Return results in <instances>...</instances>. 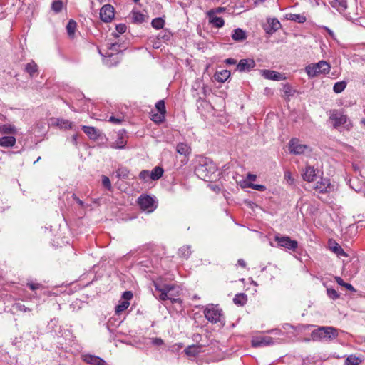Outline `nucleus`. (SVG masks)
<instances>
[{
  "label": "nucleus",
  "instance_id": "1",
  "mask_svg": "<svg viewBox=\"0 0 365 365\" xmlns=\"http://www.w3.org/2000/svg\"><path fill=\"white\" fill-rule=\"evenodd\" d=\"M197 163L195 168L196 175L205 181L210 180L211 175L217 170L215 164L211 159L204 156L198 157Z\"/></svg>",
  "mask_w": 365,
  "mask_h": 365
},
{
  "label": "nucleus",
  "instance_id": "2",
  "mask_svg": "<svg viewBox=\"0 0 365 365\" xmlns=\"http://www.w3.org/2000/svg\"><path fill=\"white\" fill-rule=\"evenodd\" d=\"M118 43H113L107 46V50L103 53L99 49V53L103 56V63L108 67L116 66L120 61L121 49Z\"/></svg>",
  "mask_w": 365,
  "mask_h": 365
},
{
  "label": "nucleus",
  "instance_id": "3",
  "mask_svg": "<svg viewBox=\"0 0 365 365\" xmlns=\"http://www.w3.org/2000/svg\"><path fill=\"white\" fill-rule=\"evenodd\" d=\"M338 330L333 327H320L313 330L311 337L314 341H332L337 338Z\"/></svg>",
  "mask_w": 365,
  "mask_h": 365
},
{
  "label": "nucleus",
  "instance_id": "4",
  "mask_svg": "<svg viewBox=\"0 0 365 365\" xmlns=\"http://www.w3.org/2000/svg\"><path fill=\"white\" fill-rule=\"evenodd\" d=\"M329 120L334 123L333 125L334 128L338 129L341 126H344L346 130H349L352 128V123L347 115L336 110L331 111Z\"/></svg>",
  "mask_w": 365,
  "mask_h": 365
},
{
  "label": "nucleus",
  "instance_id": "5",
  "mask_svg": "<svg viewBox=\"0 0 365 365\" xmlns=\"http://www.w3.org/2000/svg\"><path fill=\"white\" fill-rule=\"evenodd\" d=\"M329 71L330 65L325 61H320L305 67V71L309 78H314L319 74H327Z\"/></svg>",
  "mask_w": 365,
  "mask_h": 365
},
{
  "label": "nucleus",
  "instance_id": "6",
  "mask_svg": "<svg viewBox=\"0 0 365 365\" xmlns=\"http://www.w3.org/2000/svg\"><path fill=\"white\" fill-rule=\"evenodd\" d=\"M204 315L207 321L212 324L221 322L223 317L222 309L218 305L208 304L204 309Z\"/></svg>",
  "mask_w": 365,
  "mask_h": 365
},
{
  "label": "nucleus",
  "instance_id": "7",
  "mask_svg": "<svg viewBox=\"0 0 365 365\" xmlns=\"http://www.w3.org/2000/svg\"><path fill=\"white\" fill-rule=\"evenodd\" d=\"M274 241L277 242V246L284 247L287 250L295 251L298 247V242L295 240H292L289 236L282 235L279 233L274 235Z\"/></svg>",
  "mask_w": 365,
  "mask_h": 365
},
{
  "label": "nucleus",
  "instance_id": "8",
  "mask_svg": "<svg viewBox=\"0 0 365 365\" xmlns=\"http://www.w3.org/2000/svg\"><path fill=\"white\" fill-rule=\"evenodd\" d=\"M138 204L141 210L148 213L153 212L157 207L154 199L149 195H141L138 198Z\"/></svg>",
  "mask_w": 365,
  "mask_h": 365
},
{
  "label": "nucleus",
  "instance_id": "9",
  "mask_svg": "<svg viewBox=\"0 0 365 365\" xmlns=\"http://www.w3.org/2000/svg\"><path fill=\"white\" fill-rule=\"evenodd\" d=\"M289 150L291 153L294 155H300L305 153L307 151H311L308 145L300 143L299 140L297 138H292L289 141Z\"/></svg>",
  "mask_w": 365,
  "mask_h": 365
},
{
  "label": "nucleus",
  "instance_id": "10",
  "mask_svg": "<svg viewBox=\"0 0 365 365\" xmlns=\"http://www.w3.org/2000/svg\"><path fill=\"white\" fill-rule=\"evenodd\" d=\"M276 340L268 336H257L252 339L251 343L253 347H260L273 345Z\"/></svg>",
  "mask_w": 365,
  "mask_h": 365
},
{
  "label": "nucleus",
  "instance_id": "11",
  "mask_svg": "<svg viewBox=\"0 0 365 365\" xmlns=\"http://www.w3.org/2000/svg\"><path fill=\"white\" fill-rule=\"evenodd\" d=\"M115 9L110 4H106L100 10L101 19L104 22H110L114 18Z\"/></svg>",
  "mask_w": 365,
  "mask_h": 365
},
{
  "label": "nucleus",
  "instance_id": "12",
  "mask_svg": "<svg viewBox=\"0 0 365 365\" xmlns=\"http://www.w3.org/2000/svg\"><path fill=\"white\" fill-rule=\"evenodd\" d=\"M281 24L276 18L267 19V24L264 26V29L267 34L272 35L279 30Z\"/></svg>",
  "mask_w": 365,
  "mask_h": 365
},
{
  "label": "nucleus",
  "instance_id": "13",
  "mask_svg": "<svg viewBox=\"0 0 365 365\" xmlns=\"http://www.w3.org/2000/svg\"><path fill=\"white\" fill-rule=\"evenodd\" d=\"M318 173V169H315L311 165H307L302 175L304 180L307 182H313L316 180Z\"/></svg>",
  "mask_w": 365,
  "mask_h": 365
},
{
  "label": "nucleus",
  "instance_id": "14",
  "mask_svg": "<svg viewBox=\"0 0 365 365\" xmlns=\"http://www.w3.org/2000/svg\"><path fill=\"white\" fill-rule=\"evenodd\" d=\"M255 65V61L252 58L241 59L237 66V69L240 72L250 71Z\"/></svg>",
  "mask_w": 365,
  "mask_h": 365
},
{
  "label": "nucleus",
  "instance_id": "15",
  "mask_svg": "<svg viewBox=\"0 0 365 365\" xmlns=\"http://www.w3.org/2000/svg\"><path fill=\"white\" fill-rule=\"evenodd\" d=\"M216 11L214 9L207 11V15L209 18V23L216 28H221L225 24V21L222 17L215 16Z\"/></svg>",
  "mask_w": 365,
  "mask_h": 365
},
{
  "label": "nucleus",
  "instance_id": "16",
  "mask_svg": "<svg viewBox=\"0 0 365 365\" xmlns=\"http://www.w3.org/2000/svg\"><path fill=\"white\" fill-rule=\"evenodd\" d=\"M83 360L91 365H106V364L103 359L91 354L83 355Z\"/></svg>",
  "mask_w": 365,
  "mask_h": 365
},
{
  "label": "nucleus",
  "instance_id": "17",
  "mask_svg": "<svg viewBox=\"0 0 365 365\" xmlns=\"http://www.w3.org/2000/svg\"><path fill=\"white\" fill-rule=\"evenodd\" d=\"M262 75L266 79L274 81H282L284 79L282 74L275 71L272 70H262Z\"/></svg>",
  "mask_w": 365,
  "mask_h": 365
},
{
  "label": "nucleus",
  "instance_id": "18",
  "mask_svg": "<svg viewBox=\"0 0 365 365\" xmlns=\"http://www.w3.org/2000/svg\"><path fill=\"white\" fill-rule=\"evenodd\" d=\"M125 130H120L118 134V140L110 145L114 149H123L125 148L126 140L124 139Z\"/></svg>",
  "mask_w": 365,
  "mask_h": 365
},
{
  "label": "nucleus",
  "instance_id": "19",
  "mask_svg": "<svg viewBox=\"0 0 365 365\" xmlns=\"http://www.w3.org/2000/svg\"><path fill=\"white\" fill-rule=\"evenodd\" d=\"M154 286L155 289L160 292L159 296L160 300L165 301L168 299L170 300L172 303H175L179 301V299L175 298V294L168 295V293L165 292V290H162L161 287L159 284H155Z\"/></svg>",
  "mask_w": 365,
  "mask_h": 365
},
{
  "label": "nucleus",
  "instance_id": "20",
  "mask_svg": "<svg viewBox=\"0 0 365 365\" xmlns=\"http://www.w3.org/2000/svg\"><path fill=\"white\" fill-rule=\"evenodd\" d=\"M81 129L90 139L96 140L99 137V131L94 127L83 125Z\"/></svg>",
  "mask_w": 365,
  "mask_h": 365
},
{
  "label": "nucleus",
  "instance_id": "21",
  "mask_svg": "<svg viewBox=\"0 0 365 365\" xmlns=\"http://www.w3.org/2000/svg\"><path fill=\"white\" fill-rule=\"evenodd\" d=\"M53 124L63 130L73 129V126L72 122L63 118L54 119Z\"/></svg>",
  "mask_w": 365,
  "mask_h": 365
},
{
  "label": "nucleus",
  "instance_id": "22",
  "mask_svg": "<svg viewBox=\"0 0 365 365\" xmlns=\"http://www.w3.org/2000/svg\"><path fill=\"white\" fill-rule=\"evenodd\" d=\"M329 3L339 12H344L347 8L346 0H330Z\"/></svg>",
  "mask_w": 365,
  "mask_h": 365
},
{
  "label": "nucleus",
  "instance_id": "23",
  "mask_svg": "<svg viewBox=\"0 0 365 365\" xmlns=\"http://www.w3.org/2000/svg\"><path fill=\"white\" fill-rule=\"evenodd\" d=\"M176 151L180 155L187 156L191 153V148L187 143H179L176 145Z\"/></svg>",
  "mask_w": 365,
  "mask_h": 365
},
{
  "label": "nucleus",
  "instance_id": "24",
  "mask_svg": "<svg viewBox=\"0 0 365 365\" xmlns=\"http://www.w3.org/2000/svg\"><path fill=\"white\" fill-rule=\"evenodd\" d=\"M331 185L330 181L327 178L322 179L317 182L315 186V189L318 190L320 192H327Z\"/></svg>",
  "mask_w": 365,
  "mask_h": 365
},
{
  "label": "nucleus",
  "instance_id": "25",
  "mask_svg": "<svg viewBox=\"0 0 365 365\" xmlns=\"http://www.w3.org/2000/svg\"><path fill=\"white\" fill-rule=\"evenodd\" d=\"M16 141V138L14 136H4L0 138V146L11 148L15 145Z\"/></svg>",
  "mask_w": 365,
  "mask_h": 365
},
{
  "label": "nucleus",
  "instance_id": "26",
  "mask_svg": "<svg viewBox=\"0 0 365 365\" xmlns=\"http://www.w3.org/2000/svg\"><path fill=\"white\" fill-rule=\"evenodd\" d=\"M25 71L29 74V76L33 78L38 74V66L37 64L31 61V62L28 63L25 66Z\"/></svg>",
  "mask_w": 365,
  "mask_h": 365
},
{
  "label": "nucleus",
  "instance_id": "27",
  "mask_svg": "<svg viewBox=\"0 0 365 365\" xmlns=\"http://www.w3.org/2000/svg\"><path fill=\"white\" fill-rule=\"evenodd\" d=\"M329 248L330 250L338 256H344L347 257V254L342 249L341 245H339L336 242H329Z\"/></svg>",
  "mask_w": 365,
  "mask_h": 365
},
{
  "label": "nucleus",
  "instance_id": "28",
  "mask_svg": "<svg viewBox=\"0 0 365 365\" xmlns=\"http://www.w3.org/2000/svg\"><path fill=\"white\" fill-rule=\"evenodd\" d=\"M232 38L236 41H242L247 38V35L244 30L238 28L233 30Z\"/></svg>",
  "mask_w": 365,
  "mask_h": 365
},
{
  "label": "nucleus",
  "instance_id": "29",
  "mask_svg": "<svg viewBox=\"0 0 365 365\" xmlns=\"http://www.w3.org/2000/svg\"><path fill=\"white\" fill-rule=\"evenodd\" d=\"M202 346L200 345H190L185 349V353L188 356H195L201 351Z\"/></svg>",
  "mask_w": 365,
  "mask_h": 365
},
{
  "label": "nucleus",
  "instance_id": "30",
  "mask_svg": "<svg viewBox=\"0 0 365 365\" xmlns=\"http://www.w3.org/2000/svg\"><path fill=\"white\" fill-rule=\"evenodd\" d=\"M230 76V71L228 70H222L217 71L215 74V78L217 81L220 83L225 82Z\"/></svg>",
  "mask_w": 365,
  "mask_h": 365
},
{
  "label": "nucleus",
  "instance_id": "31",
  "mask_svg": "<svg viewBox=\"0 0 365 365\" xmlns=\"http://www.w3.org/2000/svg\"><path fill=\"white\" fill-rule=\"evenodd\" d=\"M0 133L2 134H15L16 128L11 124H4L0 126Z\"/></svg>",
  "mask_w": 365,
  "mask_h": 365
},
{
  "label": "nucleus",
  "instance_id": "32",
  "mask_svg": "<svg viewBox=\"0 0 365 365\" xmlns=\"http://www.w3.org/2000/svg\"><path fill=\"white\" fill-rule=\"evenodd\" d=\"M150 173V176L151 177V180H157L163 176L164 170L161 167L156 166Z\"/></svg>",
  "mask_w": 365,
  "mask_h": 365
},
{
  "label": "nucleus",
  "instance_id": "33",
  "mask_svg": "<svg viewBox=\"0 0 365 365\" xmlns=\"http://www.w3.org/2000/svg\"><path fill=\"white\" fill-rule=\"evenodd\" d=\"M191 253V247L190 245H184L178 250V255L186 259H188Z\"/></svg>",
  "mask_w": 365,
  "mask_h": 365
},
{
  "label": "nucleus",
  "instance_id": "34",
  "mask_svg": "<svg viewBox=\"0 0 365 365\" xmlns=\"http://www.w3.org/2000/svg\"><path fill=\"white\" fill-rule=\"evenodd\" d=\"M247 301V295L243 293L236 294L233 299L234 303L240 306H243L244 304H245Z\"/></svg>",
  "mask_w": 365,
  "mask_h": 365
},
{
  "label": "nucleus",
  "instance_id": "35",
  "mask_svg": "<svg viewBox=\"0 0 365 365\" xmlns=\"http://www.w3.org/2000/svg\"><path fill=\"white\" fill-rule=\"evenodd\" d=\"M287 19L298 23H304L306 21V17L302 14H287Z\"/></svg>",
  "mask_w": 365,
  "mask_h": 365
},
{
  "label": "nucleus",
  "instance_id": "36",
  "mask_svg": "<svg viewBox=\"0 0 365 365\" xmlns=\"http://www.w3.org/2000/svg\"><path fill=\"white\" fill-rule=\"evenodd\" d=\"M76 28V22L73 19H70L66 25V31L69 37L73 38L74 36Z\"/></svg>",
  "mask_w": 365,
  "mask_h": 365
},
{
  "label": "nucleus",
  "instance_id": "37",
  "mask_svg": "<svg viewBox=\"0 0 365 365\" xmlns=\"http://www.w3.org/2000/svg\"><path fill=\"white\" fill-rule=\"evenodd\" d=\"M362 360L355 355H349L345 360V365H359Z\"/></svg>",
  "mask_w": 365,
  "mask_h": 365
},
{
  "label": "nucleus",
  "instance_id": "38",
  "mask_svg": "<svg viewBox=\"0 0 365 365\" xmlns=\"http://www.w3.org/2000/svg\"><path fill=\"white\" fill-rule=\"evenodd\" d=\"M145 16L140 11H132V19L134 23L141 24L145 21Z\"/></svg>",
  "mask_w": 365,
  "mask_h": 365
},
{
  "label": "nucleus",
  "instance_id": "39",
  "mask_svg": "<svg viewBox=\"0 0 365 365\" xmlns=\"http://www.w3.org/2000/svg\"><path fill=\"white\" fill-rule=\"evenodd\" d=\"M202 86V83L200 81H196L192 86V96L194 97H197V100H202V97L200 96V93H195V91H197L198 89L201 90Z\"/></svg>",
  "mask_w": 365,
  "mask_h": 365
},
{
  "label": "nucleus",
  "instance_id": "40",
  "mask_svg": "<svg viewBox=\"0 0 365 365\" xmlns=\"http://www.w3.org/2000/svg\"><path fill=\"white\" fill-rule=\"evenodd\" d=\"M165 114L160 112L152 113L150 119L156 123H161L165 119Z\"/></svg>",
  "mask_w": 365,
  "mask_h": 365
},
{
  "label": "nucleus",
  "instance_id": "41",
  "mask_svg": "<svg viewBox=\"0 0 365 365\" xmlns=\"http://www.w3.org/2000/svg\"><path fill=\"white\" fill-rule=\"evenodd\" d=\"M151 25L155 29H163L165 25V20L161 17L155 18L153 19Z\"/></svg>",
  "mask_w": 365,
  "mask_h": 365
},
{
  "label": "nucleus",
  "instance_id": "42",
  "mask_svg": "<svg viewBox=\"0 0 365 365\" xmlns=\"http://www.w3.org/2000/svg\"><path fill=\"white\" fill-rule=\"evenodd\" d=\"M346 83L345 81H339V82H336L334 85L333 91L336 93H340L341 92H342L346 88Z\"/></svg>",
  "mask_w": 365,
  "mask_h": 365
},
{
  "label": "nucleus",
  "instance_id": "43",
  "mask_svg": "<svg viewBox=\"0 0 365 365\" xmlns=\"http://www.w3.org/2000/svg\"><path fill=\"white\" fill-rule=\"evenodd\" d=\"M63 4L62 0H55L51 4V9L55 13H59L62 11Z\"/></svg>",
  "mask_w": 365,
  "mask_h": 365
},
{
  "label": "nucleus",
  "instance_id": "44",
  "mask_svg": "<svg viewBox=\"0 0 365 365\" xmlns=\"http://www.w3.org/2000/svg\"><path fill=\"white\" fill-rule=\"evenodd\" d=\"M130 303L127 301H122L120 302L118 305L115 307V313L119 314L123 311H125L129 307Z\"/></svg>",
  "mask_w": 365,
  "mask_h": 365
},
{
  "label": "nucleus",
  "instance_id": "45",
  "mask_svg": "<svg viewBox=\"0 0 365 365\" xmlns=\"http://www.w3.org/2000/svg\"><path fill=\"white\" fill-rule=\"evenodd\" d=\"M117 176L119 178L126 179L128 178L129 171L126 168H119L117 171Z\"/></svg>",
  "mask_w": 365,
  "mask_h": 365
},
{
  "label": "nucleus",
  "instance_id": "46",
  "mask_svg": "<svg viewBox=\"0 0 365 365\" xmlns=\"http://www.w3.org/2000/svg\"><path fill=\"white\" fill-rule=\"evenodd\" d=\"M327 294L328 297L331 299L335 300V299H337L338 298H339V294L338 293V292L336 290H335L333 288H327Z\"/></svg>",
  "mask_w": 365,
  "mask_h": 365
},
{
  "label": "nucleus",
  "instance_id": "47",
  "mask_svg": "<svg viewBox=\"0 0 365 365\" xmlns=\"http://www.w3.org/2000/svg\"><path fill=\"white\" fill-rule=\"evenodd\" d=\"M150 173L148 170H143L139 174V178L144 182H148L151 180V177L150 176Z\"/></svg>",
  "mask_w": 365,
  "mask_h": 365
},
{
  "label": "nucleus",
  "instance_id": "48",
  "mask_svg": "<svg viewBox=\"0 0 365 365\" xmlns=\"http://www.w3.org/2000/svg\"><path fill=\"white\" fill-rule=\"evenodd\" d=\"M155 108L158 112L165 114L166 110H165V102L163 100L158 101L155 104Z\"/></svg>",
  "mask_w": 365,
  "mask_h": 365
},
{
  "label": "nucleus",
  "instance_id": "49",
  "mask_svg": "<svg viewBox=\"0 0 365 365\" xmlns=\"http://www.w3.org/2000/svg\"><path fill=\"white\" fill-rule=\"evenodd\" d=\"M247 186L248 187H250L252 189H254V190H256L258 191H261V192L266 190V187L263 185H257V184H254V183L250 182L247 185Z\"/></svg>",
  "mask_w": 365,
  "mask_h": 365
},
{
  "label": "nucleus",
  "instance_id": "50",
  "mask_svg": "<svg viewBox=\"0 0 365 365\" xmlns=\"http://www.w3.org/2000/svg\"><path fill=\"white\" fill-rule=\"evenodd\" d=\"M102 185H103V187H105L108 190H111L112 186H111L110 180L108 177H107L106 175L102 176Z\"/></svg>",
  "mask_w": 365,
  "mask_h": 365
},
{
  "label": "nucleus",
  "instance_id": "51",
  "mask_svg": "<svg viewBox=\"0 0 365 365\" xmlns=\"http://www.w3.org/2000/svg\"><path fill=\"white\" fill-rule=\"evenodd\" d=\"M14 307L15 309L19 312H31V309L26 307L24 304L21 303H16Z\"/></svg>",
  "mask_w": 365,
  "mask_h": 365
},
{
  "label": "nucleus",
  "instance_id": "52",
  "mask_svg": "<svg viewBox=\"0 0 365 365\" xmlns=\"http://www.w3.org/2000/svg\"><path fill=\"white\" fill-rule=\"evenodd\" d=\"M115 29L118 32V34L115 36H118L119 34H122L126 31L127 26L124 24H120L116 26Z\"/></svg>",
  "mask_w": 365,
  "mask_h": 365
},
{
  "label": "nucleus",
  "instance_id": "53",
  "mask_svg": "<svg viewBox=\"0 0 365 365\" xmlns=\"http://www.w3.org/2000/svg\"><path fill=\"white\" fill-rule=\"evenodd\" d=\"M123 120V117H115V116H110L109 118L108 121L113 123V124H120Z\"/></svg>",
  "mask_w": 365,
  "mask_h": 365
},
{
  "label": "nucleus",
  "instance_id": "54",
  "mask_svg": "<svg viewBox=\"0 0 365 365\" xmlns=\"http://www.w3.org/2000/svg\"><path fill=\"white\" fill-rule=\"evenodd\" d=\"M133 293L130 291H125L123 293L122 298L124 299L123 301L128 302L133 298Z\"/></svg>",
  "mask_w": 365,
  "mask_h": 365
},
{
  "label": "nucleus",
  "instance_id": "55",
  "mask_svg": "<svg viewBox=\"0 0 365 365\" xmlns=\"http://www.w3.org/2000/svg\"><path fill=\"white\" fill-rule=\"evenodd\" d=\"M162 290H165L167 293H170V292H173L175 290V286L173 284H165L163 287H161Z\"/></svg>",
  "mask_w": 365,
  "mask_h": 365
},
{
  "label": "nucleus",
  "instance_id": "56",
  "mask_svg": "<svg viewBox=\"0 0 365 365\" xmlns=\"http://www.w3.org/2000/svg\"><path fill=\"white\" fill-rule=\"evenodd\" d=\"M152 344L155 346H161L162 344H163V341L161 338H153Z\"/></svg>",
  "mask_w": 365,
  "mask_h": 365
},
{
  "label": "nucleus",
  "instance_id": "57",
  "mask_svg": "<svg viewBox=\"0 0 365 365\" xmlns=\"http://www.w3.org/2000/svg\"><path fill=\"white\" fill-rule=\"evenodd\" d=\"M27 286L31 289V290H36L41 286V284H35L32 282H29L27 284Z\"/></svg>",
  "mask_w": 365,
  "mask_h": 365
},
{
  "label": "nucleus",
  "instance_id": "58",
  "mask_svg": "<svg viewBox=\"0 0 365 365\" xmlns=\"http://www.w3.org/2000/svg\"><path fill=\"white\" fill-rule=\"evenodd\" d=\"M208 92H209V89L207 88V87L206 86H205L203 84L201 88L200 92H199L200 95L202 94L204 96H206Z\"/></svg>",
  "mask_w": 365,
  "mask_h": 365
},
{
  "label": "nucleus",
  "instance_id": "59",
  "mask_svg": "<svg viewBox=\"0 0 365 365\" xmlns=\"http://www.w3.org/2000/svg\"><path fill=\"white\" fill-rule=\"evenodd\" d=\"M284 92L287 95H292V88L289 85H285L284 86Z\"/></svg>",
  "mask_w": 365,
  "mask_h": 365
},
{
  "label": "nucleus",
  "instance_id": "60",
  "mask_svg": "<svg viewBox=\"0 0 365 365\" xmlns=\"http://www.w3.org/2000/svg\"><path fill=\"white\" fill-rule=\"evenodd\" d=\"M335 280L339 285L342 287L345 285L346 282H344V280L340 277H335Z\"/></svg>",
  "mask_w": 365,
  "mask_h": 365
},
{
  "label": "nucleus",
  "instance_id": "61",
  "mask_svg": "<svg viewBox=\"0 0 365 365\" xmlns=\"http://www.w3.org/2000/svg\"><path fill=\"white\" fill-rule=\"evenodd\" d=\"M344 287H346L348 290L352 292H356V289L355 288L349 283H345V285L344 286Z\"/></svg>",
  "mask_w": 365,
  "mask_h": 365
},
{
  "label": "nucleus",
  "instance_id": "62",
  "mask_svg": "<svg viewBox=\"0 0 365 365\" xmlns=\"http://www.w3.org/2000/svg\"><path fill=\"white\" fill-rule=\"evenodd\" d=\"M225 63L228 65H235V64H236L237 61L234 58H227L225 60Z\"/></svg>",
  "mask_w": 365,
  "mask_h": 365
},
{
  "label": "nucleus",
  "instance_id": "63",
  "mask_svg": "<svg viewBox=\"0 0 365 365\" xmlns=\"http://www.w3.org/2000/svg\"><path fill=\"white\" fill-rule=\"evenodd\" d=\"M72 197L73 200H75L79 205H81V207L83 206V202L75 194H73Z\"/></svg>",
  "mask_w": 365,
  "mask_h": 365
},
{
  "label": "nucleus",
  "instance_id": "64",
  "mask_svg": "<svg viewBox=\"0 0 365 365\" xmlns=\"http://www.w3.org/2000/svg\"><path fill=\"white\" fill-rule=\"evenodd\" d=\"M284 178L287 179V180L290 181L291 183L293 182L294 180L291 177V173L290 172H286L284 174Z\"/></svg>",
  "mask_w": 365,
  "mask_h": 365
}]
</instances>
